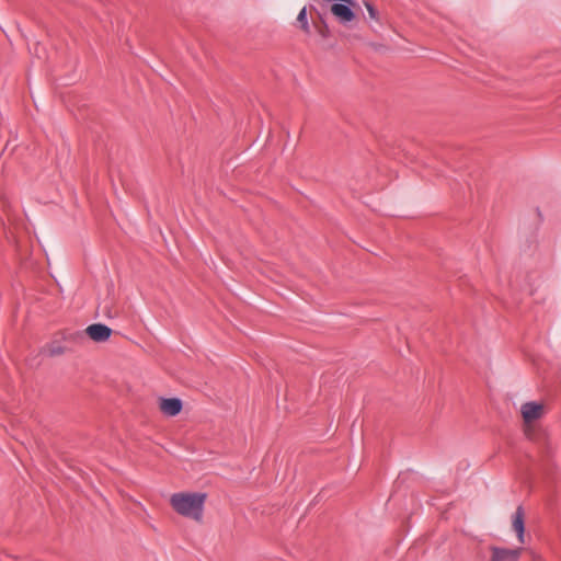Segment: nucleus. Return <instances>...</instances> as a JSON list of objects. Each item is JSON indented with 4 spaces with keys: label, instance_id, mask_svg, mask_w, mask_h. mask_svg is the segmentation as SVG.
<instances>
[{
    "label": "nucleus",
    "instance_id": "20e7f679",
    "mask_svg": "<svg viewBox=\"0 0 561 561\" xmlns=\"http://www.w3.org/2000/svg\"><path fill=\"white\" fill-rule=\"evenodd\" d=\"M542 404L537 403L535 401H528L522 404L520 413L525 421V423H530L540 419L542 413Z\"/></svg>",
    "mask_w": 561,
    "mask_h": 561
},
{
    "label": "nucleus",
    "instance_id": "423d86ee",
    "mask_svg": "<svg viewBox=\"0 0 561 561\" xmlns=\"http://www.w3.org/2000/svg\"><path fill=\"white\" fill-rule=\"evenodd\" d=\"M183 408L182 400L179 398H163L160 402V409L161 411L169 415V416H175L178 415Z\"/></svg>",
    "mask_w": 561,
    "mask_h": 561
},
{
    "label": "nucleus",
    "instance_id": "6e6552de",
    "mask_svg": "<svg viewBox=\"0 0 561 561\" xmlns=\"http://www.w3.org/2000/svg\"><path fill=\"white\" fill-rule=\"evenodd\" d=\"M297 22L300 23L301 28L306 33H308V34L310 33V25H309V22H308L307 9L306 8H302L300 10V12L298 13Z\"/></svg>",
    "mask_w": 561,
    "mask_h": 561
},
{
    "label": "nucleus",
    "instance_id": "9d476101",
    "mask_svg": "<svg viewBox=\"0 0 561 561\" xmlns=\"http://www.w3.org/2000/svg\"><path fill=\"white\" fill-rule=\"evenodd\" d=\"M62 353V348L61 347H57V348H53L51 350V354L53 355H57V354H61Z\"/></svg>",
    "mask_w": 561,
    "mask_h": 561
},
{
    "label": "nucleus",
    "instance_id": "1a4fd4ad",
    "mask_svg": "<svg viewBox=\"0 0 561 561\" xmlns=\"http://www.w3.org/2000/svg\"><path fill=\"white\" fill-rule=\"evenodd\" d=\"M365 7L368 12L369 19L377 21L378 20V11L376 10V8L370 2H365Z\"/></svg>",
    "mask_w": 561,
    "mask_h": 561
},
{
    "label": "nucleus",
    "instance_id": "0eeeda50",
    "mask_svg": "<svg viewBox=\"0 0 561 561\" xmlns=\"http://www.w3.org/2000/svg\"><path fill=\"white\" fill-rule=\"evenodd\" d=\"M513 529L515 530L518 541L524 543L525 541V523H524V512L522 506H518L516 512L513 515Z\"/></svg>",
    "mask_w": 561,
    "mask_h": 561
},
{
    "label": "nucleus",
    "instance_id": "f03ea898",
    "mask_svg": "<svg viewBox=\"0 0 561 561\" xmlns=\"http://www.w3.org/2000/svg\"><path fill=\"white\" fill-rule=\"evenodd\" d=\"M331 7L332 14L341 22L346 24L355 19V13L352 9V0H335Z\"/></svg>",
    "mask_w": 561,
    "mask_h": 561
},
{
    "label": "nucleus",
    "instance_id": "39448f33",
    "mask_svg": "<svg viewBox=\"0 0 561 561\" xmlns=\"http://www.w3.org/2000/svg\"><path fill=\"white\" fill-rule=\"evenodd\" d=\"M491 561H517L519 558L520 549H507L492 547Z\"/></svg>",
    "mask_w": 561,
    "mask_h": 561
},
{
    "label": "nucleus",
    "instance_id": "7ed1b4c3",
    "mask_svg": "<svg viewBox=\"0 0 561 561\" xmlns=\"http://www.w3.org/2000/svg\"><path fill=\"white\" fill-rule=\"evenodd\" d=\"M112 332V329L104 323H93L88 325L84 330V334L98 343L107 341Z\"/></svg>",
    "mask_w": 561,
    "mask_h": 561
},
{
    "label": "nucleus",
    "instance_id": "f257e3e1",
    "mask_svg": "<svg viewBox=\"0 0 561 561\" xmlns=\"http://www.w3.org/2000/svg\"><path fill=\"white\" fill-rule=\"evenodd\" d=\"M205 493H174L170 503L174 511L182 516L201 520L203 517Z\"/></svg>",
    "mask_w": 561,
    "mask_h": 561
}]
</instances>
